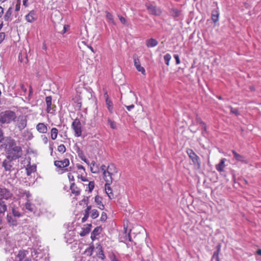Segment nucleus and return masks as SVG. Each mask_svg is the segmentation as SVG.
<instances>
[{
  "label": "nucleus",
  "mask_w": 261,
  "mask_h": 261,
  "mask_svg": "<svg viewBox=\"0 0 261 261\" xmlns=\"http://www.w3.org/2000/svg\"><path fill=\"white\" fill-rule=\"evenodd\" d=\"M6 150L7 158L11 160L19 159L22 155V150L21 147L17 146L14 140H10L6 146Z\"/></svg>",
  "instance_id": "obj_1"
},
{
  "label": "nucleus",
  "mask_w": 261,
  "mask_h": 261,
  "mask_svg": "<svg viewBox=\"0 0 261 261\" xmlns=\"http://www.w3.org/2000/svg\"><path fill=\"white\" fill-rule=\"evenodd\" d=\"M100 169L102 172L103 178L106 182L112 183L118 173V169L113 164H109L107 166L102 165Z\"/></svg>",
  "instance_id": "obj_2"
},
{
  "label": "nucleus",
  "mask_w": 261,
  "mask_h": 261,
  "mask_svg": "<svg viewBox=\"0 0 261 261\" xmlns=\"http://www.w3.org/2000/svg\"><path fill=\"white\" fill-rule=\"evenodd\" d=\"M17 118L16 113L11 110H7L0 114V123L2 124H8L15 121Z\"/></svg>",
  "instance_id": "obj_3"
},
{
  "label": "nucleus",
  "mask_w": 261,
  "mask_h": 261,
  "mask_svg": "<svg viewBox=\"0 0 261 261\" xmlns=\"http://www.w3.org/2000/svg\"><path fill=\"white\" fill-rule=\"evenodd\" d=\"M186 152L189 158L192 160L195 168L197 169H200L201 168V163L199 157L192 149L187 148Z\"/></svg>",
  "instance_id": "obj_4"
},
{
  "label": "nucleus",
  "mask_w": 261,
  "mask_h": 261,
  "mask_svg": "<svg viewBox=\"0 0 261 261\" xmlns=\"http://www.w3.org/2000/svg\"><path fill=\"white\" fill-rule=\"evenodd\" d=\"M71 128L74 131V136L80 137L82 135V127L80 120L79 118L75 119L71 124Z\"/></svg>",
  "instance_id": "obj_5"
},
{
  "label": "nucleus",
  "mask_w": 261,
  "mask_h": 261,
  "mask_svg": "<svg viewBox=\"0 0 261 261\" xmlns=\"http://www.w3.org/2000/svg\"><path fill=\"white\" fill-rule=\"evenodd\" d=\"M70 164L69 160L65 158L63 160H56L54 161V165L58 169L62 170V173L69 171L67 168Z\"/></svg>",
  "instance_id": "obj_6"
},
{
  "label": "nucleus",
  "mask_w": 261,
  "mask_h": 261,
  "mask_svg": "<svg viewBox=\"0 0 261 261\" xmlns=\"http://www.w3.org/2000/svg\"><path fill=\"white\" fill-rule=\"evenodd\" d=\"M27 116L20 115L17 119V126L20 130L24 129L27 125Z\"/></svg>",
  "instance_id": "obj_7"
},
{
  "label": "nucleus",
  "mask_w": 261,
  "mask_h": 261,
  "mask_svg": "<svg viewBox=\"0 0 261 261\" xmlns=\"http://www.w3.org/2000/svg\"><path fill=\"white\" fill-rule=\"evenodd\" d=\"M13 194L6 188H0V199L9 200L12 198Z\"/></svg>",
  "instance_id": "obj_8"
},
{
  "label": "nucleus",
  "mask_w": 261,
  "mask_h": 261,
  "mask_svg": "<svg viewBox=\"0 0 261 261\" xmlns=\"http://www.w3.org/2000/svg\"><path fill=\"white\" fill-rule=\"evenodd\" d=\"M104 91V96L106 98V103L107 105V107L111 114L113 113V104L112 101L109 98V95H108L107 91L106 89H103Z\"/></svg>",
  "instance_id": "obj_9"
},
{
  "label": "nucleus",
  "mask_w": 261,
  "mask_h": 261,
  "mask_svg": "<svg viewBox=\"0 0 261 261\" xmlns=\"http://www.w3.org/2000/svg\"><path fill=\"white\" fill-rule=\"evenodd\" d=\"M47 124L43 122H39L36 126V129L40 134H44L48 132Z\"/></svg>",
  "instance_id": "obj_10"
},
{
  "label": "nucleus",
  "mask_w": 261,
  "mask_h": 261,
  "mask_svg": "<svg viewBox=\"0 0 261 261\" xmlns=\"http://www.w3.org/2000/svg\"><path fill=\"white\" fill-rule=\"evenodd\" d=\"M38 16L36 12L34 10L31 11L25 16V20L30 23H32L37 19Z\"/></svg>",
  "instance_id": "obj_11"
},
{
  "label": "nucleus",
  "mask_w": 261,
  "mask_h": 261,
  "mask_svg": "<svg viewBox=\"0 0 261 261\" xmlns=\"http://www.w3.org/2000/svg\"><path fill=\"white\" fill-rule=\"evenodd\" d=\"M231 152L233 154V158L238 162H241L243 164H247L248 163V160L245 156L238 153L235 150H232Z\"/></svg>",
  "instance_id": "obj_12"
},
{
  "label": "nucleus",
  "mask_w": 261,
  "mask_h": 261,
  "mask_svg": "<svg viewBox=\"0 0 261 261\" xmlns=\"http://www.w3.org/2000/svg\"><path fill=\"white\" fill-rule=\"evenodd\" d=\"M134 66L138 71L141 72V73L145 75L146 71L145 68L141 65L139 59L138 58L134 57Z\"/></svg>",
  "instance_id": "obj_13"
},
{
  "label": "nucleus",
  "mask_w": 261,
  "mask_h": 261,
  "mask_svg": "<svg viewBox=\"0 0 261 261\" xmlns=\"http://www.w3.org/2000/svg\"><path fill=\"white\" fill-rule=\"evenodd\" d=\"M145 6L149 13L151 14L159 15L161 13V11L160 10L151 4H146Z\"/></svg>",
  "instance_id": "obj_14"
},
{
  "label": "nucleus",
  "mask_w": 261,
  "mask_h": 261,
  "mask_svg": "<svg viewBox=\"0 0 261 261\" xmlns=\"http://www.w3.org/2000/svg\"><path fill=\"white\" fill-rule=\"evenodd\" d=\"M70 190H71V193L75 196H79L81 194V187L76 183H72V184H70Z\"/></svg>",
  "instance_id": "obj_15"
},
{
  "label": "nucleus",
  "mask_w": 261,
  "mask_h": 261,
  "mask_svg": "<svg viewBox=\"0 0 261 261\" xmlns=\"http://www.w3.org/2000/svg\"><path fill=\"white\" fill-rule=\"evenodd\" d=\"M11 161L12 160L8 159L4 160L3 162L2 166L4 168L6 171H11V168L12 167Z\"/></svg>",
  "instance_id": "obj_16"
},
{
  "label": "nucleus",
  "mask_w": 261,
  "mask_h": 261,
  "mask_svg": "<svg viewBox=\"0 0 261 261\" xmlns=\"http://www.w3.org/2000/svg\"><path fill=\"white\" fill-rule=\"evenodd\" d=\"M112 183L106 182L105 184V191L109 198L112 199L114 198V194L112 192V189L111 188Z\"/></svg>",
  "instance_id": "obj_17"
},
{
  "label": "nucleus",
  "mask_w": 261,
  "mask_h": 261,
  "mask_svg": "<svg viewBox=\"0 0 261 261\" xmlns=\"http://www.w3.org/2000/svg\"><path fill=\"white\" fill-rule=\"evenodd\" d=\"M91 227L92 225L91 224H87L85 225L82 228V230L80 233V236L84 237L88 234L91 230Z\"/></svg>",
  "instance_id": "obj_18"
},
{
  "label": "nucleus",
  "mask_w": 261,
  "mask_h": 261,
  "mask_svg": "<svg viewBox=\"0 0 261 261\" xmlns=\"http://www.w3.org/2000/svg\"><path fill=\"white\" fill-rule=\"evenodd\" d=\"M219 9L217 7L212 11L211 18L214 23H216L219 20Z\"/></svg>",
  "instance_id": "obj_19"
},
{
  "label": "nucleus",
  "mask_w": 261,
  "mask_h": 261,
  "mask_svg": "<svg viewBox=\"0 0 261 261\" xmlns=\"http://www.w3.org/2000/svg\"><path fill=\"white\" fill-rule=\"evenodd\" d=\"M102 231V228L100 226L95 227L91 234V239L92 241L96 239V237L98 236Z\"/></svg>",
  "instance_id": "obj_20"
},
{
  "label": "nucleus",
  "mask_w": 261,
  "mask_h": 261,
  "mask_svg": "<svg viewBox=\"0 0 261 261\" xmlns=\"http://www.w3.org/2000/svg\"><path fill=\"white\" fill-rule=\"evenodd\" d=\"M158 44V42L156 40L151 38L146 40V45L147 47H153L156 46Z\"/></svg>",
  "instance_id": "obj_21"
},
{
  "label": "nucleus",
  "mask_w": 261,
  "mask_h": 261,
  "mask_svg": "<svg viewBox=\"0 0 261 261\" xmlns=\"http://www.w3.org/2000/svg\"><path fill=\"white\" fill-rule=\"evenodd\" d=\"M52 97L51 96H48L46 97L45 98V102L46 103L47 108H46V111L47 113H50L51 110L52 109Z\"/></svg>",
  "instance_id": "obj_22"
},
{
  "label": "nucleus",
  "mask_w": 261,
  "mask_h": 261,
  "mask_svg": "<svg viewBox=\"0 0 261 261\" xmlns=\"http://www.w3.org/2000/svg\"><path fill=\"white\" fill-rule=\"evenodd\" d=\"M27 251L24 250H20L18 251L16 257L18 258V261H22L27 255Z\"/></svg>",
  "instance_id": "obj_23"
},
{
  "label": "nucleus",
  "mask_w": 261,
  "mask_h": 261,
  "mask_svg": "<svg viewBox=\"0 0 261 261\" xmlns=\"http://www.w3.org/2000/svg\"><path fill=\"white\" fill-rule=\"evenodd\" d=\"M58 129L56 127H53L50 129V138L52 140H55L58 137Z\"/></svg>",
  "instance_id": "obj_24"
},
{
  "label": "nucleus",
  "mask_w": 261,
  "mask_h": 261,
  "mask_svg": "<svg viewBox=\"0 0 261 261\" xmlns=\"http://www.w3.org/2000/svg\"><path fill=\"white\" fill-rule=\"evenodd\" d=\"M225 159L221 160L220 163L216 166V169L219 172H222L224 170L225 167Z\"/></svg>",
  "instance_id": "obj_25"
},
{
  "label": "nucleus",
  "mask_w": 261,
  "mask_h": 261,
  "mask_svg": "<svg viewBox=\"0 0 261 261\" xmlns=\"http://www.w3.org/2000/svg\"><path fill=\"white\" fill-rule=\"evenodd\" d=\"M91 208L90 205L87 206V208L84 210V216L82 219V222L84 223L87 221L89 216V212Z\"/></svg>",
  "instance_id": "obj_26"
},
{
  "label": "nucleus",
  "mask_w": 261,
  "mask_h": 261,
  "mask_svg": "<svg viewBox=\"0 0 261 261\" xmlns=\"http://www.w3.org/2000/svg\"><path fill=\"white\" fill-rule=\"evenodd\" d=\"M90 170L91 172L93 173H97L99 171L98 167L94 161L90 164Z\"/></svg>",
  "instance_id": "obj_27"
},
{
  "label": "nucleus",
  "mask_w": 261,
  "mask_h": 261,
  "mask_svg": "<svg viewBox=\"0 0 261 261\" xmlns=\"http://www.w3.org/2000/svg\"><path fill=\"white\" fill-rule=\"evenodd\" d=\"M7 210V206L5 201L0 199V214H4Z\"/></svg>",
  "instance_id": "obj_28"
},
{
  "label": "nucleus",
  "mask_w": 261,
  "mask_h": 261,
  "mask_svg": "<svg viewBox=\"0 0 261 261\" xmlns=\"http://www.w3.org/2000/svg\"><path fill=\"white\" fill-rule=\"evenodd\" d=\"M7 220L9 223H10L12 226H16L17 225V220L13 218L11 215H7Z\"/></svg>",
  "instance_id": "obj_29"
},
{
  "label": "nucleus",
  "mask_w": 261,
  "mask_h": 261,
  "mask_svg": "<svg viewBox=\"0 0 261 261\" xmlns=\"http://www.w3.org/2000/svg\"><path fill=\"white\" fill-rule=\"evenodd\" d=\"M217 248V250L214 252L212 258L213 259H216V261H220L219 258V253L220 251V245H218Z\"/></svg>",
  "instance_id": "obj_30"
},
{
  "label": "nucleus",
  "mask_w": 261,
  "mask_h": 261,
  "mask_svg": "<svg viewBox=\"0 0 261 261\" xmlns=\"http://www.w3.org/2000/svg\"><path fill=\"white\" fill-rule=\"evenodd\" d=\"M105 13L106 14V18L108 20V21L112 23L113 24H115V23L113 15L107 11H106Z\"/></svg>",
  "instance_id": "obj_31"
},
{
  "label": "nucleus",
  "mask_w": 261,
  "mask_h": 261,
  "mask_svg": "<svg viewBox=\"0 0 261 261\" xmlns=\"http://www.w3.org/2000/svg\"><path fill=\"white\" fill-rule=\"evenodd\" d=\"M94 247L93 245L90 246L87 248L85 251V254L88 256H91L94 251Z\"/></svg>",
  "instance_id": "obj_32"
},
{
  "label": "nucleus",
  "mask_w": 261,
  "mask_h": 261,
  "mask_svg": "<svg viewBox=\"0 0 261 261\" xmlns=\"http://www.w3.org/2000/svg\"><path fill=\"white\" fill-rule=\"evenodd\" d=\"M170 13L173 17H178L180 15V11L175 8L171 9L170 10Z\"/></svg>",
  "instance_id": "obj_33"
},
{
  "label": "nucleus",
  "mask_w": 261,
  "mask_h": 261,
  "mask_svg": "<svg viewBox=\"0 0 261 261\" xmlns=\"http://www.w3.org/2000/svg\"><path fill=\"white\" fill-rule=\"evenodd\" d=\"M25 207L27 210L30 212L33 211V205L31 203L30 200L29 199L27 200L25 204Z\"/></svg>",
  "instance_id": "obj_34"
},
{
  "label": "nucleus",
  "mask_w": 261,
  "mask_h": 261,
  "mask_svg": "<svg viewBox=\"0 0 261 261\" xmlns=\"http://www.w3.org/2000/svg\"><path fill=\"white\" fill-rule=\"evenodd\" d=\"M73 172H68V175H67L70 185L72 184V183H75L74 177L73 175Z\"/></svg>",
  "instance_id": "obj_35"
},
{
  "label": "nucleus",
  "mask_w": 261,
  "mask_h": 261,
  "mask_svg": "<svg viewBox=\"0 0 261 261\" xmlns=\"http://www.w3.org/2000/svg\"><path fill=\"white\" fill-rule=\"evenodd\" d=\"M95 201L97 203V204L99 205V208L100 210H103L104 208V205L101 203L100 201V197L97 196H95Z\"/></svg>",
  "instance_id": "obj_36"
},
{
  "label": "nucleus",
  "mask_w": 261,
  "mask_h": 261,
  "mask_svg": "<svg viewBox=\"0 0 261 261\" xmlns=\"http://www.w3.org/2000/svg\"><path fill=\"white\" fill-rule=\"evenodd\" d=\"M11 10H12V8L10 7L6 11V12L5 14V16H4L5 20H8L9 18L10 17L11 14H12Z\"/></svg>",
  "instance_id": "obj_37"
},
{
  "label": "nucleus",
  "mask_w": 261,
  "mask_h": 261,
  "mask_svg": "<svg viewBox=\"0 0 261 261\" xmlns=\"http://www.w3.org/2000/svg\"><path fill=\"white\" fill-rule=\"evenodd\" d=\"M57 150L59 152L64 153L66 152V148L64 144H60L58 146Z\"/></svg>",
  "instance_id": "obj_38"
},
{
  "label": "nucleus",
  "mask_w": 261,
  "mask_h": 261,
  "mask_svg": "<svg viewBox=\"0 0 261 261\" xmlns=\"http://www.w3.org/2000/svg\"><path fill=\"white\" fill-rule=\"evenodd\" d=\"M76 167L77 169L79 170V172L80 173H81V172L86 173L85 168L82 165H81L80 164H76Z\"/></svg>",
  "instance_id": "obj_39"
},
{
  "label": "nucleus",
  "mask_w": 261,
  "mask_h": 261,
  "mask_svg": "<svg viewBox=\"0 0 261 261\" xmlns=\"http://www.w3.org/2000/svg\"><path fill=\"white\" fill-rule=\"evenodd\" d=\"M108 122L110 124V126L111 128H112L113 129H116L117 127H116V123L114 121L112 120L111 119L109 118L108 119Z\"/></svg>",
  "instance_id": "obj_40"
},
{
  "label": "nucleus",
  "mask_w": 261,
  "mask_h": 261,
  "mask_svg": "<svg viewBox=\"0 0 261 261\" xmlns=\"http://www.w3.org/2000/svg\"><path fill=\"white\" fill-rule=\"evenodd\" d=\"M84 172H81V173H79L77 175L78 179H80L83 181H88V179L87 177L83 175Z\"/></svg>",
  "instance_id": "obj_41"
},
{
  "label": "nucleus",
  "mask_w": 261,
  "mask_h": 261,
  "mask_svg": "<svg viewBox=\"0 0 261 261\" xmlns=\"http://www.w3.org/2000/svg\"><path fill=\"white\" fill-rule=\"evenodd\" d=\"M94 186H95V184L93 181H91L89 182L88 187V190L90 192H91L93 191V190L94 188Z\"/></svg>",
  "instance_id": "obj_42"
},
{
  "label": "nucleus",
  "mask_w": 261,
  "mask_h": 261,
  "mask_svg": "<svg viewBox=\"0 0 261 261\" xmlns=\"http://www.w3.org/2000/svg\"><path fill=\"white\" fill-rule=\"evenodd\" d=\"M99 213L96 210H93L91 212V217L92 219H95L98 217Z\"/></svg>",
  "instance_id": "obj_43"
},
{
  "label": "nucleus",
  "mask_w": 261,
  "mask_h": 261,
  "mask_svg": "<svg viewBox=\"0 0 261 261\" xmlns=\"http://www.w3.org/2000/svg\"><path fill=\"white\" fill-rule=\"evenodd\" d=\"M228 108L230 109V112L236 116L239 115L240 113L238 109H233L231 106H229Z\"/></svg>",
  "instance_id": "obj_44"
},
{
  "label": "nucleus",
  "mask_w": 261,
  "mask_h": 261,
  "mask_svg": "<svg viewBox=\"0 0 261 261\" xmlns=\"http://www.w3.org/2000/svg\"><path fill=\"white\" fill-rule=\"evenodd\" d=\"M171 58V57L170 54H167L165 56H164V60L166 62V64L167 65H169V61Z\"/></svg>",
  "instance_id": "obj_45"
},
{
  "label": "nucleus",
  "mask_w": 261,
  "mask_h": 261,
  "mask_svg": "<svg viewBox=\"0 0 261 261\" xmlns=\"http://www.w3.org/2000/svg\"><path fill=\"white\" fill-rule=\"evenodd\" d=\"M12 214L14 216L17 217H20L21 216V214L19 211L14 208L12 210Z\"/></svg>",
  "instance_id": "obj_46"
},
{
  "label": "nucleus",
  "mask_w": 261,
  "mask_h": 261,
  "mask_svg": "<svg viewBox=\"0 0 261 261\" xmlns=\"http://www.w3.org/2000/svg\"><path fill=\"white\" fill-rule=\"evenodd\" d=\"M79 156H80V158H81V159L84 162H85L88 165H90V163H89V162L88 161V160L86 159V156L85 155H84L83 154H82V155H80V154H79Z\"/></svg>",
  "instance_id": "obj_47"
},
{
  "label": "nucleus",
  "mask_w": 261,
  "mask_h": 261,
  "mask_svg": "<svg viewBox=\"0 0 261 261\" xmlns=\"http://www.w3.org/2000/svg\"><path fill=\"white\" fill-rule=\"evenodd\" d=\"M100 249V250L99 253L98 257L101 259H104L105 258V255L102 249V247H101Z\"/></svg>",
  "instance_id": "obj_48"
},
{
  "label": "nucleus",
  "mask_w": 261,
  "mask_h": 261,
  "mask_svg": "<svg viewBox=\"0 0 261 261\" xmlns=\"http://www.w3.org/2000/svg\"><path fill=\"white\" fill-rule=\"evenodd\" d=\"M6 37V34L4 32L0 33V44L3 42Z\"/></svg>",
  "instance_id": "obj_49"
},
{
  "label": "nucleus",
  "mask_w": 261,
  "mask_h": 261,
  "mask_svg": "<svg viewBox=\"0 0 261 261\" xmlns=\"http://www.w3.org/2000/svg\"><path fill=\"white\" fill-rule=\"evenodd\" d=\"M107 219V215L105 212H102L101 215L100 220L102 221H105Z\"/></svg>",
  "instance_id": "obj_50"
},
{
  "label": "nucleus",
  "mask_w": 261,
  "mask_h": 261,
  "mask_svg": "<svg viewBox=\"0 0 261 261\" xmlns=\"http://www.w3.org/2000/svg\"><path fill=\"white\" fill-rule=\"evenodd\" d=\"M118 17L120 21V22L123 24H125L126 22V20L125 19V18L123 17L122 16H121V15H118Z\"/></svg>",
  "instance_id": "obj_51"
},
{
  "label": "nucleus",
  "mask_w": 261,
  "mask_h": 261,
  "mask_svg": "<svg viewBox=\"0 0 261 261\" xmlns=\"http://www.w3.org/2000/svg\"><path fill=\"white\" fill-rule=\"evenodd\" d=\"M41 139H42V140L44 144H47V143L48 142V138L46 136H45V135L41 136Z\"/></svg>",
  "instance_id": "obj_52"
},
{
  "label": "nucleus",
  "mask_w": 261,
  "mask_h": 261,
  "mask_svg": "<svg viewBox=\"0 0 261 261\" xmlns=\"http://www.w3.org/2000/svg\"><path fill=\"white\" fill-rule=\"evenodd\" d=\"M173 57L175 59L176 64L177 65L179 64L180 63V59H179V56L177 54H174Z\"/></svg>",
  "instance_id": "obj_53"
},
{
  "label": "nucleus",
  "mask_w": 261,
  "mask_h": 261,
  "mask_svg": "<svg viewBox=\"0 0 261 261\" xmlns=\"http://www.w3.org/2000/svg\"><path fill=\"white\" fill-rule=\"evenodd\" d=\"M22 193L23 194H24V196H25L26 198H27V200L28 199H29V198L31 197V194H30V193L29 192V191H22Z\"/></svg>",
  "instance_id": "obj_54"
},
{
  "label": "nucleus",
  "mask_w": 261,
  "mask_h": 261,
  "mask_svg": "<svg viewBox=\"0 0 261 261\" xmlns=\"http://www.w3.org/2000/svg\"><path fill=\"white\" fill-rule=\"evenodd\" d=\"M196 123L197 124H201L202 123V122H203L201 119L199 117H197L196 119Z\"/></svg>",
  "instance_id": "obj_55"
},
{
  "label": "nucleus",
  "mask_w": 261,
  "mask_h": 261,
  "mask_svg": "<svg viewBox=\"0 0 261 261\" xmlns=\"http://www.w3.org/2000/svg\"><path fill=\"white\" fill-rule=\"evenodd\" d=\"M27 171L28 175H29L32 172H34V169L33 168H27Z\"/></svg>",
  "instance_id": "obj_56"
},
{
  "label": "nucleus",
  "mask_w": 261,
  "mask_h": 261,
  "mask_svg": "<svg viewBox=\"0 0 261 261\" xmlns=\"http://www.w3.org/2000/svg\"><path fill=\"white\" fill-rule=\"evenodd\" d=\"M3 140H4L3 132L2 129H0V143L2 142Z\"/></svg>",
  "instance_id": "obj_57"
},
{
  "label": "nucleus",
  "mask_w": 261,
  "mask_h": 261,
  "mask_svg": "<svg viewBox=\"0 0 261 261\" xmlns=\"http://www.w3.org/2000/svg\"><path fill=\"white\" fill-rule=\"evenodd\" d=\"M20 88L24 92V93H26L27 91V88L24 87V85L22 84H21L20 85Z\"/></svg>",
  "instance_id": "obj_58"
},
{
  "label": "nucleus",
  "mask_w": 261,
  "mask_h": 261,
  "mask_svg": "<svg viewBox=\"0 0 261 261\" xmlns=\"http://www.w3.org/2000/svg\"><path fill=\"white\" fill-rule=\"evenodd\" d=\"M135 107V106L134 105H131L130 106H126V108L127 109V110L128 111H131L133 109H134Z\"/></svg>",
  "instance_id": "obj_59"
},
{
  "label": "nucleus",
  "mask_w": 261,
  "mask_h": 261,
  "mask_svg": "<svg viewBox=\"0 0 261 261\" xmlns=\"http://www.w3.org/2000/svg\"><path fill=\"white\" fill-rule=\"evenodd\" d=\"M4 15V8L0 6V18L3 16Z\"/></svg>",
  "instance_id": "obj_60"
},
{
  "label": "nucleus",
  "mask_w": 261,
  "mask_h": 261,
  "mask_svg": "<svg viewBox=\"0 0 261 261\" xmlns=\"http://www.w3.org/2000/svg\"><path fill=\"white\" fill-rule=\"evenodd\" d=\"M18 59H19V61L21 62H23V58H22V53H20L19 54V56H18Z\"/></svg>",
  "instance_id": "obj_61"
},
{
  "label": "nucleus",
  "mask_w": 261,
  "mask_h": 261,
  "mask_svg": "<svg viewBox=\"0 0 261 261\" xmlns=\"http://www.w3.org/2000/svg\"><path fill=\"white\" fill-rule=\"evenodd\" d=\"M22 191H24L22 190H19V194H18V196L23 197L24 196V194H23Z\"/></svg>",
  "instance_id": "obj_62"
},
{
  "label": "nucleus",
  "mask_w": 261,
  "mask_h": 261,
  "mask_svg": "<svg viewBox=\"0 0 261 261\" xmlns=\"http://www.w3.org/2000/svg\"><path fill=\"white\" fill-rule=\"evenodd\" d=\"M28 1V0H23V5L25 7H27L28 6V4H27Z\"/></svg>",
  "instance_id": "obj_63"
},
{
  "label": "nucleus",
  "mask_w": 261,
  "mask_h": 261,
  "mask_svg": "<svg viewBox=\"0 0 261 261\" xmlns=\"http://www.w3.org/2000/svg\"><path fill=\"white\" fill-rule=\"evenodd\" d=\"M19 9H20V5L17 4L15 7V10L17 11H19Z\"/></svg>",
  "instance_id": "obj_64"
}]
</instances>
